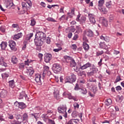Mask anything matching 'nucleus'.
Masks as SVG:
<instances>
[{"label":"nucleus","instance_id":"nucleus-1","mask_svg":"<svg viewBox=\"0 0 124 124\" xmlns=\"http://www.w3.org/2000/svg\"><path fill=\"white\" fill-rule=\"evenodd\" d=\"M34 44L36 46V50L40 52L41 51V46L43 45V41L41 39L36 38L34 39Z\"/></svg>","mask_w":124,"mask_h":124},{"label":"nucleus","instance_id":"nucleus-2","mask_svg":"<svg viewBox=\"0 0 124 124\" xmlns=\"http://www.w3.org/2000/svg\"><path fill=\"white\" fill-rule=\"evenodd\" d=\"M76 75H74L73 73H71V75L70 76L66 77L65 82V83H70V84H72L76 81Z\"/></svg>","mask_w":124,"mask_h":124},{"label":"nucleus","instance_id":"nucleus-3","mask_svg":"<svg viewBox=\"0 0 124 124\" xmlns=\"http://www.w3.org/2000/svg\"><path fill=\"white\" fill-rule=\"evenodd\" d=\"M58 112L61 114H63V116L64 118H67V113L66 112V105H62L58 108Z\"/></svg>","mask_w":124,"mask_h":124},{"label":"nucleus","instance_id":"nucleus-4","mask_svg":"<svg viewBox=\"0 0 124 124\" xmlns=\"http://www.w3.org/2000/svg\"><path fill=\"white\" fill-rule=\"evenodd\" d=\"M52 69L53 71L55 72V73L61 72V71H62V65H61L60 63H55L53 64Z\"/></svg>","mask_w":124,"mask_h":124},{"label":"nucleus","instance_id":"nucleus-5","mask_svg":"<svg viewBox=\"0 0 124 124\" xmlns=\"http://www.w3.org/2000/svg\"><path fill=\"white\" fill-rule=\"evenodd\" d=\"M53 75L51 73V71H48L46 73H43V80H50L52 79Z\"/></svg>","mask_w":124,"mask_h":124},{"label":"nucleus","instance_id":"nucleus-6","mask_svg":"<svg viewBox=\"0 0 124 124\" xmlns=\"http://www.w3.org/2000/svg\"><path fill=\"white\" fill-rule=\"evenodd\" d=\"M35 37L36 38L41 39V40H45L46 39V34L42 31L37 32L35 34Z\"/></svg>","mask_w":124,"mask_h":124},{"label":"nucleus","instance_id":"nucleus-7","mask_svg":"<svg viewBox=\"0 0 124 124\" xmlns=\"http://www.w3.org/2000/svg\"><path fill=\"white\" fill-rule=\"evenodd\" d=\"M9 46L10 47L11 50L17 51V48H16V43H15L14 41H10L9 42Z\"/></svg>","mask_w":124,"mask_h":124},{"label":"nucleus","instance_id":"nucleus-8","mask_svg":"<svg viewBox=\"0 0 124 124\" xmlns=\"http://www.w3.org/2000/svg\"><path fill=\"white\" fill-rule=\"evenodd\" d=\"M51 60H52V54L50 53H45L44 57V61L45 62H49Z\"/></svg>","mask_w":124,"mask_h":124},{"label":"nucleus","instance_id":"nucleus-9","mask_svg":"<svg viewBox=\"0 0 124 124\" xmlns=\"http://www.w3.org/2000/svg\"><path fill=\"white\" fill-rule=\"evenodd\" d=\"M88 17L90 23L91 24H95V18H94V15L93 14H88Z\"/></svg>","mask_w":124,"mask_h":124},{"label":"nucleus","instance_id":"nucleus-10","mask_svg":"<svg viewBox=\"0 0 124 124\" xmlns=\"http://www.w3.org/2000/svg\"><path fill=\"white\" fill-rule=\"evenodd\" d=\"M87 42H89V40L87 39L83 43V48L86 52L90 49V46L88 44H87Z\"/></svg>","mask_w":124,"mask_h":124},{"label":"nucleus","instance_id":"nucleus-11","mask_svg":"<svg viewBox=\"0 0 124 124\" xmlns=\"http://www.w3.org/2000/svg\"><path fill=\"white\" fill-rule=\"evenodd\" d=\"M4 57L1 56L0 58V65L2 66H4L5 67H7V63L4 62Z\"/></svg>","mask_w":124,"mask_h":124},{"label":"nucleus","instance_id":"nucleus-12","mask_svg":"<svg viewBox=\"0 0 124 124\" xmlns=\"http://www.w3.org/2000/svg\"><path fill=\"white\" fill-rule=\"evenodd\" d=\"M23 36V33L20 32L14 35L12 38L14 39V40H17V39H19V38H21Z\"/></svg>","mask_w":124,"mask_h":124},{"label":"nucleus","instance_id":"nucleus-13","mask_svg":"<svg viewBox=\"0 0 124 124\" xmlns=\"http://www.w3.org/2000/svg\"><path fill=\"white\" fill-rule=\"evenodd\" d=\"M26 73L28 75H29V76H31L32 74L34 73V70H33L32 67H30L27 69Z\"/></svg>","mask_w":124,"mask_h":124},{"label":"nucleus","instance_id":"nucleus-14","mask_svg":"<svg viewBox=\"0 0 124 124\" xmlns=\"http://www.w3.org/2000/svg\"><path fill=\"white\" fill-rule=\"evenodd\" d=\"M88 67H92V63L90 62H87L85 64L83 65V66H81L80 67V69L82 70L86 69Z\"/></svg>","mask_w":124,"mask_h":124},{"label":"nucleus","instance_id":"nucleus-15","mask_svg":"<svg viewBox=\"0 0 124 124\" xmlns=\"http://www.w3.org/2000/svg\"><path fill=\"white\" fill-rule=\"evenodd\" d=\"M85 34L88 37H93V32L92 30H89L86 31Z\"/></svg>","mask_w":124,"mask_h":124},{"label":"nucleus","instance_id":"nucleus-16","mask_svg":"<svg viewBox=\"0 0 124 124\" xmlns=\"http://www.w3.org/2000/svg\"><path fill=\"white\" fill-rule=\"evenodd\" d=\"M21 119L23 122H28V120H29V115L28 113H24L21 117Z\"/></svg>","mask_w":124,"mask_h":124},{"label":"nucleus","instance_id":"nucleus-17","mask_svg":"<svg viewBox=\"0 0 124 124\" xmlns=\"http://www.w3.org/2000/svg\"><path fill=\"white\" fill-rule=\"evenodd\" d=\"M69 62H70V66L71 67H75L76 66V62L73 58L70 59Z\"/></svg>","mask_w":124,"mask_h":124},{"label":"nucleus","instance_id":"nucleus-18","mask_svg":"<svg viewBox=\"0 0 124 124\" xmlns=\"http://www.w3.org/2000/svg\"><path fill=\"white\" fill-rule=\"evenodd\" d=\"M100 22L103 24V26L105 27H107L108 26V21L104 17H101L100 19Z\"/></svg>","mask_w":124,"mask_h":124},{"label":"nucleus","instance_id":"nucleus-19","mask_svg":"<svg viewBox=\"0 0 124 124\" xmlns=\"http://www.w3.org/2000/svg\"><path fill=\"white\" fill-rule=\"evenodd\" d=\"M35 81L37 83L41 82V76L38 74L35 75Z\"/></svg>","mask_w":124,"mask_h":124},{"label":"nucleus","instance_id":"nucleus-20","mask_svg":"<svg viewBox=\"0 0 124 124\" xmlns=\"http://www.w3.org/2000/svg\"><path fill=\"white\" fill-rule=\"evenodd\" d=\"M16 102L18 104V108H20V109H21V110H23V109H25V108H26V104L24 103L23 102Z\"/></svg>","mask_w":124,"mask_h":124},{"label":"nucleus","instance_id":"nucleus-21","mask_svg":"<svg viewBox=\"0 0 124 124\" xmlns=\"http://www.w3.org/2000/svg\"><path fill=\"white\" fill-rule=\"evenodd\" d=\"M77 121H78V119H70L66 124H78Z\"/></svg>","mask_w":124,"mask_h":124},{"label":"nucleus","instance_id":"nucleus-22","mask_svg":"<svg viewBox=\"0 0 124 124\" xmlns=\"http://www.w3.org/2000/svg\"><path fill=\"white\" fill-rule=\"evenodd\" d=\"M99 47L101 48V49H106L107 46L105 44V42H100L99 44Z\"/></svg>","mask_w":124,"mask_h":124},{"label":"nucleus","instance_id":"nucleus-23","mask_svg":"<svg viewBox=\"0 0 124 124\" xmlns=\"http://www.w3.org/2000/svg\"><path fill=\"white\" fill-rule=\"evenodd\" d=\"M98 9L100 10L101 12L102 13H103V14H107V9H106V8L104 7H98Z\"/></svg>","mask_w":124,"mask_h":124},{"label":"nucleus","instance_id":"nucleus-24","mask_svg":"<svg viewBox=\"0 0 124 124\" xmlns=\"http://www.w3.org/2000/svg\"><path fill=\"white\" fill-rule=\"evenodd\" d=\"M0 46L2 49V50H5V48L7 47V43L6 42H2L0 44Z\"/></svg>","mask_w":124,"mask_h":124},{"label":"nucleus","instance_id":"nucleus-25","mask_svg":"<svg viewBox=\"0 0 124 124\" xmlns=\"http://www.w3.org/2000/svg\"><path fill=\"white\" fill-rule=\"evenodd\" d=\"M112 104V100L111 99H108L105 101V105L109 106Z\"/></svg>","mask_w":124,"mask_h":124},{"label":"nucleus","instance_id":"nucleus-26","mask_svg":"<svg viewBox=\"0 0 124 124\" xmlns=\"http://www.w3.org/2000/svg\"><path fill=\"white\" fill-rule=\"evenodd\" d=\"M25 94H26L25 91H21V92H20L19 99H23V98H24V96H25Z\"/></svg>","mask_w":124,"mask_h":124},{"label":"nucleus","instance_id":"nucleus-27","mask_svg":"<svg viewBox=\"0 0 124 124\" xmlns=\"http://www.w3.org/2000/svg\"><path fill=\"white\" fill-rule=\"evenodd\" d=\"M9 87L11 88H14L15 87V82H14V80H12L9 81Z\"/></svg>","mask_w":124,"mask_h":124},{"label":"nucleus","instance_id":"nucleus-28","mask_svg":"<svg viewBox=\"0 0 124 124\" xmlns=\"http://www.w3.org/2000/svg\"><path fill=\"white\" fill-rule=\"evenodd\" d=\"M7 93L6 92V91L2 90L0 92L1 97H2V98L5 97V96H6Z\"/></svg>","mask_w":124,"mask_h":124},{"label":"nucleus","instance_id":"nucleus-29","mask_svg":"<svg viewBox=\"0 0 124 124\" xmlns=\"http://www.w3.org/2000/svg\"><path fill=\"white\" fill-rule=\"evenodd\" d=\"M92 72L94 74H96V73H97V72H98V69L97 68H96L95 66L92 67Z\"/></svg>","mask_w":124,"mask_h":124},{"label":"nucleus","instance_id":"nucleus-30","mask_svg":"<svg viewBox=\"0 0 124 124\" xmlns=\"http://www.w3.org/2000/svg\"><path fill=\"white\" fill-rule=\"evenodd\" d=\"M104 0H99L98 6H99V7H102L103 6V4H104Z\"/></svg>","mask_w":124,"mask_h":124},{"label":"nucleus","instance_id":"nucleus-31","mask_svg":"<svg viewBox=\"0 0 124 124\" xmlns=\"http://www.w3.org/2000/svg\"><path fill=\"white\" fill-rule=\"evenodd\" d=\"M22 6L23 9L25 10H28V5H27V3L25 2H22Z\"/></svg>","mask_w":124,"mask_h":124},{"label":"nucleus","instance_id":"nucleus-32","mask_svg":"<svg viewBox=\"0 0 124 124\" xmlns=\"http://www.w3.org/2000/svg\"><path fill=\"white\" fill-rule=\"evenodd\" d=\"M80 92L82 94L84 95L87 94V93H88V91H87V89L86 88H83L80 89Z\"/></svg>","mask_w":124,"mask_h":124},{"label":"nucleus","instance_id":"nucleus-33","mask_svg":"<svg viewBox=\"0 0 124 124\" xmlns=\"http://www.w3.org/2000/svg\"><path fill=\"white\" fill-rule=\"evenodd\" d=\"M12 62H13L14 64L17 63V58H16V57L13 56L12 58Z\"/></svg>","mask_w":124,"mask_h":124},{"label":"nucleus","instance_id":"nucleus-34","mask_svg":"<svg viewBox=\"0 0 124 124\" xmlns=\"http://www.w3.org/2000/svg\"><path fill=\"white\" fill-rule=\"evenodd\" d=\"M49 67L48 66H45L44 67L43 73H47L49 72Z\"/></svg>","mask_w":124,"mask_h":124},{"label":"nucleus","instance_id":"nucleus-35","mask_svg":"<svg viewBox=\"0 0 124 124\" xmlns=\"http://www.w3.org/2000/svg\"><path fill=\"white\" fill-rule=\"evenodd\" d=\"M112 1H109L108 2H107L106 3V6L108 8H111V7L112 6Z\"/></svg>","mask_w":124,"mask_h":124},{"label":"nucleus","instance_id":"nucleus-36","mask_svg":"<svg viewBox=\"0 0 124 124\" xmlns=\"http://www.w3.org/2000/svg\"><path fill=\"white\" fill-rule=\"evenodd\" d=\"M78 76H83V75L86 76V73L85 72V71H79L78 73Z\"/></svg>","mask_w":124,"mask_h":124},{"label":"nucleus","instance_id":"nucleus-37","mask_svg":"<svg viewBox=\"0 0 124 124\" xmlns=\"http://www.w3.org/2000/svg\"><path fill=\"white\" fill-rule=\"evenodd\" d=\"M104 53V51H103V50L98 51L96 52V56L97 57H99V56H101V55H102V54H103Z\"/></svg>","mask_w":124,"mask_h":124},{"label":"nucleus","instance_id":"nucleus-38","mask_svg":"<svg viewBox=\"0 0 124 124\" xmlns=\"http://www.w3.org/2000/svg\"><path fill=\"white\" fill-rule=\"evenodd\" d=\"M78 115V112H77V111H73L72 113V116L73 118H76V117H77Z\"/></svg>","mask_w":124,"mask_h":124},{"label":"nucleus","instance_id":"nucleus-39","mask_svg":"<svg viewBox=\"0 0 124 124\" xmlns=\"http://www.w3.org/2000/svg\"><path fill=\"white\" fill-rule=\"evenodd\" d=\"M18 66L20 69H23L25 68V64H24V63H21L18 64Z\"/></svg>","mask_w":124,"mask_h":124},{"label":"nucleus","instance_id":"nucleus-40","mask_svg":"<svg viewBox=\"0 0 124 124\" xmlns=\"http://www.w3.org/2000/svg\"><path fill=\"white\" fill-rule=\"evenodd\" d=\"M74 11H75L74 9H73L71 10L70 13H68V14L69 15V16H71V17H72V16L74 15Z\"/></svg>","mask_w":124,"mask_h":124},{"label":"nucleus","instance_id":"nucleus-41","mask_svg":"<svg viewBox=\"0 0 124 124\" xmlns=\"http://www.w3.org/2000/svg\"><path fill=\"white\" fill-rule=\"evenodd\" d=\"M46 20L47 21H49V22H57V21H56V20H55L54 18H52V17H48Z\"/></svg>","mask_w":124,"mask_h":124},{"label":"nucleus","instance_id":"nucleus-42","mask_svg":"<svg viewBox=\"0 0 124 124\" xmlns=\"http://www.w3.org/2000/svg\"><path fill=\"white\" fill-rule=\"evenodd\" d=\"M31 26L32 27H33L35 25V20L34 19H31V23L30 24Z\"/></svg>","mask_w":124,"mask_h":124},{"label":"nucleus","instance_id":"nucleus-43","mask_svg":"<svg viewBox=\"0 0 124 124\" xmlns=\"http://www.w3.org/2000/svg\"><path fill=\"white\" fill-rule=\"evenodd\" d=\"M76 30L77 32H82V29H81V27L79 26H76Z\"/></svg>","mask_w":124,"mask_h":124},{"label":"nucleus","instance_id":"nucleus-44","mask_svg":"<svg viewBox=\"0 0 124 124\" xmlns=\"http://www.w3.org/2000/svg\"><path fill=\"white\" fill-rule=\"evenodd\" d=\"M121 80H122V79H121V77H120V76H118L116 78L115 83H118V82H120Z\"/></svg>","mask_w":124,"mask_h":124},{"label":"nucleus","instance_id":"nucleus-45","mask_svg":"<svg viewBox=\"0 0 124 124\" xmlns=\"http://www.w3.org/2000/svg\"><path fill=\"white\" fill-rule=\"evenodd\" d=\"M55 6H58L59 7V5L56 4V5H47V8H49V9H51V8H52V7H55Z\"/></svg>","mask_w":124,"mask_h":124},{"label":"nucleus","instance_id":"nucleus-46","mask_svg":"<svg viewBox=\"0 0 124 124\" xmlns=\"http://www.w3.org/2000/svg\"><path fill=\"white\" fill-rule=\"evenodd\" d=\"M74 90L75 91H78V90H80V88H79V84L78 83L76 84Z\"/></svg>","mask_w":124,"mask_h":124},{"label":"nucleus","instance_id":"nucleus-47","mask_svg":"<svg viewBox=\"0 0 124 124\" xmlns=\"http://www.w3.org/2000/svg\"><path fill=\"white\" fill-rule=\"evenodd\" d=\"M86 20H87V18L85 16H81L80 20L81 22H83L84 23V22H86Z\"/></svg>","mask_w":124,"mask_h":124},{"label":"nucleus","instance_id":"nucleus-48","mask_svg":"<svg viewBox=\"0 0 124 124\" xmlns=\"http://www.w3.org/2000/svg\"><path fill=\"white\" fill-rule=\"evenodd\" d=\"M15 116H16V120H19L20 119V118H22V116H21V114H16L15 115Z\"/></svg>","mask_w":124,"mask_h":124},{"label":"nucleus","instance_id":"nucleus-49","mask_svg":"<svg viewBox=\"0 0 124 124\" xmlns=\"http://www.w3.org/2000/svg\"><path fill=\"white\" fill-rule=\"evenodd\" d=\"M94 74H93V73L92 71L89 72H87V76L90 77V76H93Z\"/></svg>","mask_w":124,"mask_h":124},{"label":"nucleus","instance_id":"nucleus-50","mask_svg":"<svg viewBox=\"0 0 124 124\" xmlns=\"http://www.w3.org/2000/svg\"><path fill=\"white\" fill-rule=\"evenodd\" d=\"M8 6H11V7H12V6H13V3L10 2H8L7 5L6 6V7H8Z\"/></svg>","mask_w":124,"mask_h":124},{"label":"nucleus","instance_id":"nucleus-51","mask_svg":"<svg viewBox=\"0 0 124 124\" xmlns=\"http://www.w3.org/2000/svg\"><path fill=\"white\" fill-rule=\"evenodd\" d=\"M9 76V75L6 73H4L3 74H2V78H3L4 77V78H7V77H8Z\"/></svg>","mask_w":124,"mask_h":124},{"label":"nucleus","instance_id":"nucleus-52","mask_svg":"<svg viewBox=\"0 0 124 124\" xmlns=\"http://www.w3.org/2000/svg\"><path fill=\"white\" fill-rule=\"evenodd\" d=\"M72 58L68 56H64V60H68L69 62V61H70V59H72Z\"/></svg>","mask_w":124,"mask_h":124},{"label":"nucleus","instance_id":"nucleus-53","mask_svg":"<svg viewBox=\"0 0 124 124\" xmlns=\"http://www.w3.org/2000/svg\"><path fill=\"white\" fill-rule=\"evenodd\" d=\"M71 48H72V49H73V50H76V49L77 48V46H76V45L74 44V45H72Z\"/></svg>","mask_w":124,"mask_h":124},{"label":"nucleus","instance_id":"nucleus-54","mask_svg":"<svg viewBox=\"0 0 124 124\" xmlns=\"http://www.w3.org/2000/svg\"><path fill=\"white\" fill-rule=\"evenodd\" d=\"M65 19V15H63L60 18V21H63Z\"/></svg>","mask_w":124,"mask_h":124},{"label":"nucleus","instance_id":"nucleus-55","mask_svg":"<svg viewBox=\"0 0 124 124\" xmlns=\"http://www.w3.org/2000/svg\"><path fill=\"white\" fill-rule=\"evenodd\" d=\"M8 116H8V118L10 120H13V119H14V117L13 116V115L9 114Z\"/></svg>","mask_w":124,"mask_h":124},{"label":"nucleus","instance_id":"nucleus-56","mask_svg":"<svg viewBox=\"0 0 124 124\" xmlns=\"http://www.w3.org/2000/svg\"><path fill=\"white\" fill-rule=\"evenodd\" d=\"M78 37H79V36H78V34H75L74 37L73 38V40H77Z\"/></svg>","mask_w":124,"mask_h":124},{"label":"nucleus","instance_id":"nucleus-57","mask_svg":"<svg viewBox=\"0 0 124 124\" xmlns=\"http://www.w3.org/2000/svg\"><path fill=\"white\" fill-rule=\"evenodd\" d=\"M38 58H40V61H41V60H42V58L43 57V54H42V53H39L38 55Z\"/></svg>","mask_w":124,"mask_h":124},{"label":"nucleus","instance_id":"nucleus-58","mask_svg":"<svg viewBox=\"0 0 124 124\" xmlns=\"http://www.w3.org/2000/svg\"><path fill=\"white\" fill-rule=\"evenodd\" d=\"M74 108H79V104H78V103H75L74 104Z\"/></svg>","mask_w":124,"mask_h":124},{"label":"nucleus","instance_id":"nucleus-59","mask_svg":"<svg viewBox=\"0 0 124 124\" xmlns=\"http://www.w3.org/2000/svg\"><path fill=\"white\" fill-rule=\"evenodd\" d=\"M116 91H122V87L120 86H118L115 88Z\"/></svg>","mask_w":124,"mask_h":124},{"label":"nucleus","instance_id":"nucleus-60","mask_svg":"<svg viewBox=\"0 0 124 124\" xmlns=\"http://www.w3.org/2000/svg\"><path fill=\"white\" fill-rule=\"evenodd\" d=\"M27 3H28V5L30 7H31L32 6V3H31V0L28 1Z\"/></svg>","mask_w":124,"mask_h":124},{"label":"nucleus","instance_id":"nucleus-61","mask_svg":"<svg viewBox=\"0 0 124 124\" xmlns=\"http://www.w3.org/2000/svg\"><path fill=\"white\" fill-rule=\"evenodd\" d=\"M68 38H71L72 37V32H69L68 34Z\"/></svg>","mask_w":124,"mask_h":124},{"label":"nucleus","instance_id":"nucleus-62","mask_svg":"<svg viewBox=\"0 0 124 124\" xmlns=\"http://www.w3.org/2000/svg\"><path fill=\"white\" fill-rule=\"evenodd\" d=\"M24 64L25 65H28V66H29V65H30V64H29V63H29V59H27V61H25V62H24Z\"/></svg>","mask_w":124,"mask_h":124},{"label":"nucleus","instance_id":"nucleus-63","mask_svg":"<svg viewBox=\"0 0 124 124\" xmlns=\"http://www.w3.org/2000/svg\"><path fill=\"white\" fill-rule=\"evenodd\" d=\"M48 122L51 124H55V121H54V120H52L51 119H49L48 120Z\"/></svg>","mask_w":124,"mask_h":124},{"label":"nucleus","instance_id":"nucleus-64","mask_svg":"<svg viewBox=\"0 0 124 124\" xmlns=\"http://www.w3.org/2000/svg\"><path fill=\"white\" fill-rule=\"evenodd\" d=\"M18 25L17 24H13L12 25V28H18Z\"/></svg>","mask_w":124,"mask_h":124}]
</instances>
